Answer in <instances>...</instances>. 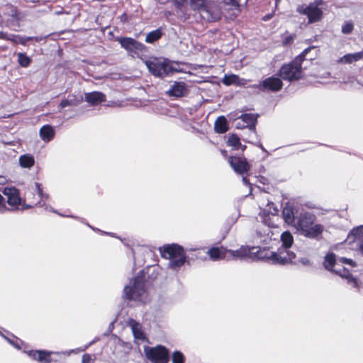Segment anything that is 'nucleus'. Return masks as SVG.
<instances>
[{"mask_svg": "<svg viewBox=\"0 0 363 363\" xmlns=\"http://www.w3.org/2000/svg\"><path fill=\"white\" fill-rule=\"evenodd\" d=\"M118 41L131 57H136L142 60L149 72L155 77H164L169 74L181 72L179 69V63L177 62H171L167 59L157 57H150L147 60L144 55L147 51V48L133 38H120Z\"/></svg>", "mask_w": 363, "mask_h": 363, "instance_id": "nucleus-1", "label": "nucleus"}, {"mask_svg": "<svg viewBox=\"0 0 363 363\" xmlns=\"http://www.w3.org/2000/svg\"><path fill=\"white\" fill-rule=\"evenodd\" d=\"M322 0H315L306 7L298 8L300 13L307 16L309 23H314L320 21L323 16L321 9L318 7L322 4Z\"/></svg>", "mask_w": 363, "mask_h": 363, "instance_id": "nucleus-9", "label": "nucleus"}, {"mask_svg": "<svg viewBox=\"0 0 363 363\" xmlns=\"http://www.w3.org/2000/svg\"><path fill=\"white\" fill-rule=\"evenodd\" d=\"M281 241L282 243L281 247H279L277 252H279V250H286V252H287L289 253H293L294 255V257L292 258L291 262L287 263V264H296V261H295V259L296 257V254L294 252L288 250L289 248H290L292 246V245L294 243V237H293L292 234L289 231L283 232L281 235ZM285 265H286V264Z\"/></svg>", "mask_w": 363, "mask_h": 363, "instance_id": "nucleus-14", "label": "nucleus"}, {"mask_svg": "<svg viewBox=\"0 0 363 363\" xmlns=\"http://www.w3.org/2000/svg\"><path fill=\"white\" fill-rule=\"evenodd\" d=\"M207 254L208 255L210 259L213 261L228 258V249L223 246L212 247L208 249Z\"/></svg>", "mask_w": 363, "mask_h": 363, "instance_id": "nucleus-18", "label": "nucleus"}, {"mask_svg": "<svg viewBox=\"0 0 363 363\" xmlns=\"http://www.w3.org/2000/svg\"><path fill=\"white\" fill-rule=\"evenodd\" d=\"M279 0H276L277 2H278Z\"/></svg>", "mask_w": 363, "mask_h": 363, "instance_id": "nucleus-49", "label": "nucleus"}, {"mask_svg": "<svg viewBox=\"0 0 363 363\" xmlns=\"http://www.w3.org/2000/svg\"><path fill=\"white\" fill-rule=\"evenodd\" d=\"M35 39L36 41H39L40 38L38 37H23L18 35L8 34L7 40L12 42L14 44L20 43L25 45L28 41Z\"/></svg>", "mask_w": 363, "mask_h": 363, "instance_id": "nucleus-24", "label": "nucleus"}, {"mask_svg": "<svg viewBox=\"0 0 363 363\" xmlns=\"http://www.w3.org/2000/svg\"><path fill=\"white\" fill-rule=\"evenodd\" d=\"M339 262H340L342 264H349L352 267H357V263L352 259L346 258V257H340L338 259Z\"/></svg>", "mask_w": 363, "mask_h": 363, "instance_id": "nucleus-38", "label": "nucleus"}, {"mask_svg": "<svg viewBox=\"0 0 363 363\" xmlns=\"http://www.w3.org/2000/svg\"><path fill=\"white\" fill-rule=\"evenodd\" d=\"M8 33L4 32H0V39H4L7 40Z\"/></svg>", "mask_w": 363, "mask_h": 363, "instance_id": "nucleus-42", "label": "nucleus"}, {"mask_svg": "<svg viewBox=\"0 0 363 363\" xmlns=\"http://www.w3.org/2000/svg\"><path fill=\"white\" fill-rule=\"evenodd\" d=\"M281 214H282V217H283L284 221L288 225H290L292 226L295 225L297 220H296L294 209L292 207H291V206L284 207L282 209V211H281Z\"/></svg>", "mask_w": 363, "mask_h": 363, "instance_id": "nucleus-22", "label": "nucleus"}, {"mask_svg": "<svg viewBox=\"0 0 363 363\" xmlns=\"http://www.w3.org/2000/svg\"><path fill=\"white\" fill-rule=\"evenodd\" d=\"M19 164L23 168H31L35 164L34 157L30 155H23L19 157Z\"/></svg>", "mask_w": 363, "mask_h": 363, "instance_id": "nucleus-28", "label": "nucleus"}, {"mask_svg": "<svg viewBox=\"0 0 363 363\" xmlns=\"http://www.w3.org/2000/svg\"><path fill=\"white\" fill-rule=\"evenodd\" d=\"M4 201V198L3 197V196L0 194V205L3 204Z\"/></svg>", "mask_w": 363, "mask_h": 363, "instance_id": "nucleus-44", "label": "nucleus"}, {"mask_svg": "<svg viewBox=\"0 0 363 363\" xmlns=\"http://www.w3.org/2000/svg\"><path fill=\"white\" fill-rule=\"evenodd\" d=\"M161 257L169 259V267L178 270L186 262V256L183 247L172 243L164 245L159 248Z\"/></svg>", "mask_w": 363, "mask_h": 363, "instance_id": "nucleus-5", "label": "nucleus"}, {"mask_svg": "<svg viewBox=\"0 0 363 363\" xmlns=\"http://www.w3.org/2000/svg\"><path fill=\"white\" fill-rule=\"evenodd\" d=\"M52 352L46 351V350H29L27 354L31 357L33 359L36 360L39 362H47L50 363L51 362L50 356L52 354Z\"/></svg>", "mask_w": 363, "mask_h": 363, "instance_id": "nucleus-17", "label": "nucleus"}, {"mask_svg": "<svg viewBox=\"0 0 363 363\" xmlns=\"http://www.w3.org/2000/svg\"><path fill=\"white\" fill-rule=\"evenodd\" d=\"M220 153H221V155H222L225 158H227V159H228V157H229V156L228 155V152H227V151H226L225 150H220Z\"/></svg>", "mask_w": 363, "mask_h": 363, "instance_id": "nucleus-43", "label": "nucleus"}, {"mask_svg": "<svg viewBox=\"0 0 363 363\" xmlns=\"http://www.w3.org/2000/svg\"><path fill=\"white\" fill-rule=\"evenodd\" d=\"M3 194L6 197L7 203L13 210L19 208V206L22 204V199L18 189L16 187H5Z\"/></svg>", "mask_w": 363, "mask_h": 363, "instance_id": "nucleus-11", "label": "nucleus"}, {"mask_svg": "<svg viewBox=\"0 0 363 363\" xmlns=\"http://www.w3.org/2000/svg\"><path fill=\"white\" fill-rule=\"evenodd\" d=\"M228 162L232 169L238 174L242 175L247 173L251 168L247 159L243 156H230L228 157Z\"/></svg>", "mask_w": 363, "mask_h": 363, "instance_id": "nucleus-10", "label": "nucleus"}, {"mask_svg": "<svg viewBox=\"0 0 363 363\" xmlns=\"http://www.w3.org/2000/svg\"><path fill=\"white\" fill-rule=\"evenodd\" d=\"M7 13H4V16L0 15V26L6 25L10 26L18 21V15L16 9L11 6H7Z\"/></svg>", "mask_w": 363, "mask_h": 363, "instance_id": "nucleus-16", "label": "nucleus"}, {"mask_svg": "<svg viewBox=\"0 0 363 363\" xmlns=\"http://www.w3.org/2000/svg\"><path fill=\"white\" fill-rule=\"evenodd\" d=\"M282 86L283 83L281 79L279 77L272 76L263 80L257 87L262 90L275 92L279 91Z\"/></svg>", "mask_w": 363, "mask_h": 363, "instance_id": "nucleus-13", "label": "nucleus"}, {"mask_svg": "<svg viewBox=\"0 0 363 363\" xmlns=\"http://www.w3.org/2000/svg\"><path fill=\"white\" fill-rule=\"evenodd\" d=\"M337 259L335 255L333 252L328 253L324 259V267L325 268L331 272L332 273H335V271L337 269H334L335 265L336 264Z\"/></svg>", "mask_w": 363, "mask_h": 363, "instance_id": "nucleus-25", "label": "nucleus"}, {"mask_svg": "<svg viewBox=\"0 0 363 363\" xmlns=\"http://www.w3.org/2000/svg\"><path fill=\"white\" fill-rule=\"evenodd\" d=\"M335 274L338 275L342 279H346L347 283L348 284L352 285L354 288H355L357 291L360 290V286L359 284L358 279L353 277L350 270L345 267H342L340 269H337L335 271Z\"/></svg>", "mask_w": 363, "mask_h": 363, "instance_id": "nucleus-15", "label": "nucleus"}, {"mask_svg": "<svg viewBox=\"0 0 363 363\" xmlns=\"http://www.w3.org/2000/svg\"><path fill=\"white\" fill-rule=\"evenodd\" d=\"M228 116H229V118H230V119H233V118H234V116H234V114H233V113H230L228 115Z\"/></svg>", "mask_w": 363, "mask_h": 363, "instance_id": "nucleus-47", "label": "nucleus"}, {"mask_svg": "<svg viewBox=\"0 0 363 363\" xmlns=\"http://www.w3.org/2000/svg\"><path fill=\"white\" fill-rule=\"evenodd\" d=\"M215 131L218 134H223L228 130L227 119L221 116L217 118L214 123Z\"/></svg>", "mask_w": 363, "mask_h": 363, "instance_id": "nucleus-23", "label": "nucleus"}, {"mask_svg": "<svg viewBox=\"0 0 363 363\" xmlns=\"http://www.w3.org/2000/svg\"><path fill=\"white\" fill-rule=\"evenodd\" d=\"M55 129L50 125H43L40 130V136H54Z\"/></svg>", "mask_w": 363, "mask_h": 363, "instance_id": "nucleus-33", "label": "nucleus"}, {"mask_svg": "<svg viewBox=\"0 0 363 363\" xmlns=\"http://www.w3.org/2000/svg\"><path fill=\"white\" fill-rule=\"evenodd\" d=\"M82 101V96L78 97L75 95H69L67 99H64L61 101L60 106L61 108H65L67 106H77Z\"/></svg>", "mask_w": 363, "mask_h": 363, "instance_id": "nucleus-26", "label": "nucleus"}, {"mask_svg": "<svg viewBox=\"0 0 363 363\" xmlns=\"http://www.w3.org/2000/svg\"><path fill=\"white\" fill-rule=\"evenodd\" d=\"M350 235L354 236V239H362L361 243L359 247V250L363 255V225L354 228Z\"/></svg>", "mask_w": 363, "mask_h": 363, "instance_id": "nucleus-30", "label": "nucleus"}, {"mask_svg": "<svg viewBox=\"0 0 363 363\" xmlns=\"http://www.w3.org/2000/svg\"><path fill=\"white\" fill-rule=\"evenodd\" d=\"M228 258L233 259H264L272 264L284 265L291 262L294 257L293 253H289L284 250H279V252H273L267 248L261 249L259 247H247L242 246L236 250H228Z\"/></svg>", "mask_w": 363, "mask_h": 363, "instance_id": "nucleus-2", "label": "nucleus"}, {"mask_svg": "<svg viewBox=\"0 0 363 363\" xmlns=\"http://www.w3.org/2000/svg\"><path fill=\"white\" fill-rule=\"evenodd\" d=\"M184 355L180 351H174L172 354V363H184Z\"/></svg>", "mask_w": 363, "mask_h": 363, "instance_id": "nucleus-35", "label": "nucleus"}, {"mask_svg": "<svg viewBox=\"0 0 363 363\" xmlns=\"http://www.w3.org/2000/svg\"><path fill=\"white\" fill-rule=\"evenodd\" d=\"M35 186L36 192L38 193L39 198L41 200H47L48 199V194L43 192V189L41 184H40L38 182H35Z\"/></svg>", "mask_w": 363, "mask_h": 363, "instance_id": "nucleus-36", "label": "nucleus"}, {"mask_svg": "<svg viewBox=\"0 0 363 363\" xmlns=\"http://www.w3.org/2000/svg\"><path fill=\"white\" fill-rule=\"evenodd\" d=\"M363 59V51L346 54L338 60L340 64H352Z\"/></svg>", "mask_w": 363, "mask_h": 363, "instance_id": "nucleus-21", "label": "nucleus"}, {"mask_svg": "<svg viewBox=\"0 0 363 363\" xmlns=\"http://www.w3.org/2000/svg\"><path fill=\"white\" fill-rule=\"evenodd\" d=\"M258 115L253 113H245L240 116L236 117V123L235 126L238 129H243L248 128L250 129L254 128L257 123Z\"/></svg>", "mask_w": 363, "mask_h": 363, "instance_id": "nucleus-12", "label": "nucleus"}, {"mask_svg": "<svg viewBox=\"0 0 363 363\" xmlns=\"http://www.w3.org/2000/svg\"><path fill=\"white\" fill-rule=\"evenodd\" d=\"M316 216L310 212L299 214L294 226L299 233L309 239L319 240L324 230L323 225L315 223Z\"/></svg>", "mask_w": 363, "mask_h": 363, "instance_id": "nucleus-3", "label": "nucleus"}, {"mask_svg": "<svg viewBox=\"0 0 363 363\" xmlns=\"http://www.w3.org/2000/svg\"><path fill=\"white\" fill-rule=\"evenodd\" d=\"M315 48H316L315 46H311L305 49L302 53L296 57L292 62L281 66L279 71V77L282 79L289 82L299 79L302 77V62L303 61L308 52Z\"/></svg>", "mask_w": 363, "mask_h": 363, "instance_id": "nucleus-6", "label": "nucleus"}, {"mask_svg": "<svg viewBox=\"0 0 363 363\" xmlns=\"http://www.w3.org/2000/svg\"><path fill=\"white\" fill-rule=\"evenodd\" d=\"M94 360L89 354H84L82 357V363H93Z\"/></svg>", "mask_w": 363, "mask_h": 363, "instance_id": "nucleus-39", "label": "nucleus"}, {"mask_svg": "<svg viewBox=\"0 0 363 363\" xmlns=\"http://www.w3.org/2000/svg\"><path fill=\"white\" fill-rule=\"evenodd\" d=\"M240 138H228L226 142L228 146H231L233 150H242V151L246 148L245 145H242L240 143Z\"/></svg>", "mask_w": 363, "mask_h": 363, "instance_id": "nucleus-31", "label": "nucleus"}, {"mask_svg": "<svg viewBox=\"0 0 363 363\" xmlns=\"http://www.w3.org/2000/svg\"><path fill=\"white\" fill-rule=\"evenodd\" d=\"M175 4L178 8H180L186 0H174Z\"/></svg>", "mask_w": 363, "mask_h": 363, "instance_id": "nucleus-41", "label": "nucleus"}, {"mask_svg": "<svg viewBox=\"0 0 363 363\" xmlns=\"http://www.w3.org/2000/svg\"><path fill=\"white\" fill-rule=\"evenodd\" d=\"M243 81L244 79H240V77L236 74L225 75L222 80L223 83L226 86H229L231 84H244Z\"/></svg>", "mask_w": 363, "mask_h": 363, "instance_id": "nucleus-27", "label": "nucleus"}, {"mask_svg": "<svg viewBox=\"0 0 363 363\" xmlns=\"http://www.w3.org/2000/svg\"><path fill=\"white\" fill-rule=\"evenodd\" d=\"M133 336L135 339L140 340H145L146 336L144 332L142 330L141 326L140 324L135 321H133V324L131 325Z\"/></svg>", "mask_w": 363, "mask_h": 363, "instance_id": "nucleus-29", "label": "nucleus"}, {"mask_svg": "<svg viewBox=\"0 0 363 363\" xmlns=\"http://www.w3.org/2000/svg\"><path fill=\"white\" fill-rule=\"evenodd\" d=\"M53 138H43V140L46 143L49 142Z\"/></svg>", "mask_w": 363, "mask_h": 363, "instance_id": "nucleus-45", "label": "nucleus"}, {"mask_svg": "<svg viewBox=\"0 0 363 363\" xmlns=\"http://www.w3.org/2000/svg\"><path fill=\"white\" fill-rule=\"evenodd\" d=\"M18 62L21 66L27 67L30 63V59L25 53L19 52L18 53Z\"/></svg>", "mask_w": 363, "mask_h": 363, "instance_id": "nucleus-34", "label": "nucleus"}, {"mask_svg": "<svg viewBox=\"0 0 363 363\" xmlns=\"http://www.w3.org/2000/svg\"><path fill=\"white\" fill-rule=\"evenodd\" d=\"M145 281V273L142 270L133 279L130 285L124 287L125 298L128 301H140L146 293Z\"/></svg>", "mask_w": 363, "mask_h": 363, "instance_id": "nucleus-7", "label": "nucleus"}, {"mask_svg": "<svg viewBox=\"0 0 363 363\" xmlns=\"http://www.w3.org/2000/svg\"><path fill=\"white\" fill-rule=\"evenodd\" d=\"M144 352L146 358L152 363H168L169 360V350L164 345L145 347Z\"/></svg>", "mask_w": 363, "mask_h": 363, "instance_id": "nucleus-8", "label": "nucleus"}, {"mask_svg": "<svg viewBox=\"0 0 363 363\" xmlns=\"http://www.w3.org/2000/svg\"><path fill=\"white\" fill-rule=\"evenodd\" d=\"M354 26L351 22H346L342 26V33L344 34H350L353 30Z\"/></svg>", "mask_w": 363, "mask_h": 363, "instance_id": "nucleus-37", "label": "nucleus"}, {"mask_svg": "<svg viewBox=\"0 0 363 363\" xmlns=\"http://www.w3.org/2000/svg\"><path fill=\"white\" fill-rule=\"evenodd\" d=\"M301 262H302V263H303V264H306L307 263H308V262H309V261H308L307 259H304V260H301Z\"/></svg>", "mask_w": 363, "mask_h": 363, "instance_id": "nucleus-46", "label": "nucleus"}, {"mask_svg": "<svg viewBox=\"0 0 363 363\" xmlns=\"http://www.w3.org/2000/svg\"><path fill=\"white\" fill-rule=\"evenodd\" d=\"M85 100L91 105H98L105 101L106 96L99 91H92L85 94Z\"/></svg>", "mask_w": 363, "mask_h": 363, "instance_id": "nucleus-20", "label": "nucleus"}, {"mask_svg": "<svg viewBox=\"0 0 363 363\" xmlns=\"http://www.w3.org/2000/svg\"><path fill=\"white\" fill-rule=\"evenodd\" d=\"M31 206H32L31 205H28L26 207H25V208H30Z\"/></svg>", "mask_w": 363, "mask_h": 363, "instance_id": "nucleus-48", "label": "nucleus"}, {"mask_svg": "<svg viewBox=\"0 0 363 363\" xmlns=\"http://www.w3.org/2000/svg\"><path fill=\"white\" fill-rule=\"evenodd\" d=\"M190 6L199 11L202 18L208 21H217L221 16L218 0H190Z\"/></svg>", "mask_w": 363, "mask_h": 363, "instance_id": "nucleus-4", "label": "nucleus"}, {"mask_svg": "<svg viewBox=\"0 0 363 363\" xmlns=\"http://www.w3.org/2000/svg\"><path fill=\"white\" fill-rule=\"evenodd\" d=\"M230 3L233 6L235 7L237 12L239 11V4L238 0H230Z\"/></svg>", "mask_w": 363, "mask_h": 363, "instance_id": "nucleus-40", "label": "nucleus"}, {"mask_svg": "<svg viewBox=\"0 0 363 363\" xmlns=\"http://www.w3.org/2000/svg\"><path fill=\"white\" fill-rule=\"evenodd\" d=\"M187 91L185 84L182 82H175L167 91L169 96L180 97L184 96Z\"/></svg>", "mask_w": 363, "mask_h": 363, "instance_id": "nucleus-19", "label": "nucleus"}, {"mask_svg": "<svg viewBox=\"0 0 363 363\" xmlns=\"http://www.w3.org/2000/svg\"><path fill=\"white\" fill-rule=\"evenodd\" d=\"M162 36V31L160 29H157L155 30L150 32L145 38L146 43H152L157 40H159Z\"/></svg>", "mask_w": 363, "mask_h": 363, "instance_id": "nucleus-32", "label": "nucleus"}]
</instances>
